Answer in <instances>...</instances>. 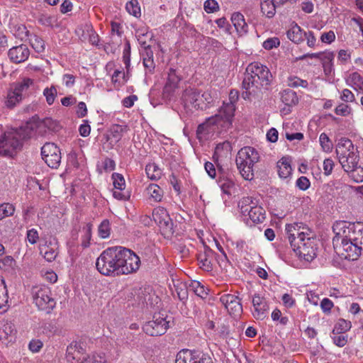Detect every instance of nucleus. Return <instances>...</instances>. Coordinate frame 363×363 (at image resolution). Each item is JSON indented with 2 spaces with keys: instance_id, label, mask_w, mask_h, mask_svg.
I'll return each mask as SVG.
<instances>
[{
  "instance_id": "nucleus-1",
  "label": "nucleus",
  "mask_w": 363,
  "mask_h": 363,
  "mask_svg": "<svg viewBox=\"0 0 363 363\" xmlns=\"http://www.w3.org/2000/svg\"><path fill=\"white\" fill-rule=\"evenodd\" d=\"M333 247L342 259L357 260L363 252V223L336 221L333 225Z\"/></svg>"
},
{
  "instance_id": "nucleus-2",
  "label": "nucleus",
  "mask_w": 363,
  "mask_h": 363,
  "mask_svg": "<svg viewBox=\"0 0 363 363\" xmlns=\"http://www.w3.org/2000/svg\"><path fill=\"white\" fill-rule=\"evenodd\" d=\"M235 111V106L232 102L224 104L217 114L206 118L203 123L198 125L197 138L200 140L211 133H220L225 131L232 125Z\"/></svg>"
},
{
  "instance_id": "nucleus-3",
  "label": "nucleus",
  "mask_w": 363,
  "mask_h": 363,
  "mask_svg": "<svg viewBox=\"0 0 363 363\" xmlns=\"http://www.w3.org/2000/svg\"><path fill=\"white\" fill-rule=\"evenodd\" d=\"M33 128L27 123L19 128H11L0 135V155L13 157L22 149L23 142L31 137Z\"/></svg>"
},
{
  "instance_id": "nucleus-4",
  "label": "nucleus",
  "mask_w": 363,
  "mask_h": 363,
  "mask_svg": "<svg viewBox=\"0 0 363 363\" xmlns=\"http://www.w3.org/2000/svg\"><path fill=\"white\" fill-rule=\"evenodd\" d=\"M124 247H110L104 250L96 262L99 272L104 276H120Z\"/></svg>"
},
{
  "instance_id": "nucleus-5",
  "label": "nucleus",
  "mask_w": 363,
  "mask_h": 363,
  "mask_svg": "<svg viewBox=\"0 0 363 363\" xmlns=\"http://www.w3.org/2000/svg\"><path fill=\"white\" fill-rule=\"evenodd\" d=\"M259 160L258 152L252 147L241 148L236 156V165L242 177L246 180L254 178L253 166Z\"/></svg>"
},
{
  "instance_id": "nucleus-6",
  "label": "nucleus",
  "mask_w": 363,
  "mask_h": 363,
  "mask_svg": "<svg viewBox=\"0 0 363 363\" xmlns=\"http://www.w3.org/2000/svg\"><path fill=\"white\" fill-rule=\"evenodd\" d=\"M33 302L40 311L50 313L55 307L56 301L50 289L45 286H33L31 290Z\"/></svg>"
},
{
  "instance_id": "nucleus-7",
  "label": "nucleus",
  "mask_w": 363,
  "mask_h": 363,
  "mask_svg": "<svg viewBox=\"0 0 363 363\" xmlns=\"http://www.w3.org/2000/svg\"><path fill=\"white\" fill-rule=\"evenodd\" d=\"M205 98L206 101L211 99V95L208 92H204L202 94L200 91L194 88H186L183 91L182 96V101L185 107L192 106L196 109H203V104L200 103V100Z\"/></svg>"
},
{
  "instance_id": "nucleus-8",
  "label": "nucleus",
  "mask_w": 363,
  "mask_h": 363,
  "mask_svg": "<svg viewBox=\"0 0 363 363\" xmlns=\"http://www.w3.org/2000/svg\"><path fill=\"white\" fill-rule=\"evenodd\" d=\"M41 155L45 162L51 168L56 169L61 162V152L53 143H45L41 147Z\"/></svg>"
},
{
  "instance_id": "nucleus-9",
  "label": "nucleus",
  "mask_w": 363,
  "mask_h": 363,
  "mask_svg": "<svg viewBox=\"0 0 363 363\" xmlns=\"http://www.w3.org/2000/svg\"><path fill=\"white\" fill-rule=\"evenodd\" d=\"M121 259L120 275L131 274L136 272L140 267L139 257L133 251L125 247Z\"/></svg>"
},
{
  "instance_id": "nucleus-10",
  "label": "nucleus",
  "mask_w": 363,
  "mask_h": 363,
  "mask_svg": "<svg viewBox=\"0 0 363 363\" xmlns=\"http://www.w3.org/2000/svg\"><path fill=\"white\" fill-rule=\"evenodd\" d=\"M296 254L306 261L311 262L316 257V245L313 238L306 237L304 241H299L297 246L292 247Z\"/></svg>"
},
{
  "instance_id": "nucleus-11",
  "label": "nucleus",
  "mask_w": 363,
  "mask_h": 363,
  "mask_svg": "<svg viewBox=\"0 0 363 363\" xmlns=\"http://www.w3.org/2000/svg\"><path fill=\"white\" fill-rule=\"evenodd\" d=\"M169 328V321L165 318L154 315L153 319L143 325V331L150 336L164 335Z\"/></svg>"
},
{
  "instance_id": "nucleus-12",
  "label": "nucleus",
  "mask_w": 363,
  "mask_h": 363,
  "mask_svg": "<svg viewBox=\"0 0 363 363\" xmlns=\"http://www.w3.org/2000/svg\"><path fill=\"white\" fill-rule=\"evenodd\" d=\"M67 360L70 363H80L86 358V343L82 340L72 341L67 347Z\"/></svg>"
},
{
  "instance_id": "nucleus-13",
  "label": "nucleus",
  "mask_w": 363,
  "mask_h": 363,
  "mask_svg": "<svg viewBox=\"0 0 363 363\" xmlns=\"http://www.w3.org/2000/svg\"><path fill=\"white\" fill-rule=\"evenodd\" d=\"M181 79V77L178 74L177 70L170 67L168 71L167 81L163 89V97L165 99L171 100Z\"/></svg>"
},
{
  "instance_id": "nucleus-14",
  "label": "nucleus",
  "mask_w": 363,
  "mask_h": 363,
  "mask_svg": "<svg viewBox=\"0 0 363 363\" xmlns=\"http://www.w3.org/2000/svg\"><path fill=\"white\" fill-rule=\"evenodd\" d=\"M249 71L257 75V77L260 78L261 82H264L265 86L270 84L272 80V74L266 66L258 62H254L247 66V72H249Z\"/></svg>"
},
{
  "instance_id": "nucleus-15",
  "label": "nucleus",
  "mask_w": 363,
  "mask_h": 363,
  "mask_svg": "<svg viewBox=\"0 0 363 363\" xmlns=\"http://www.w3.org/2000/svg\"><path fill=\"white\" fill-rule=\"evenodd\" d=\"M220 301L230 313H239L242 311L240 299L238 296L230 294H224L220 296Z\"/></svg>"
},
{
  "instance_id": "nucleus-16",
  "label": "nucleus",
  "mask_w": 363,
  "mask_h": 363,
  "mask_svg": "<svg viewBox=\"0 0 363 363\" xmlns=\"http://www.w3.org/2000/svg\"><path fill=\"white\" fill-rule=\"evenodd\" d=\"M300 228L298 223L289 224L286 227L288 239L291 247H296L299 241H304L306 238V233L300 231Z\"/></svg>"
},
{
  "instance_id": "nucleus-17",
  "label": "nucleus",
  "mask_w": 363,
  "mask_h": 363,
  "mask_svg": "<svg viewBox=\"0 0 363 363\" xmlns=\"http://www.w3.org/2000/svg\"><path fill=\"white\" fill-rule=\"evenodd\" d=\"M30 55V50L25 44L14 46L8 52L10 60L14 63H21L26 61Z\"/></svg>"
},
{
  "instance_id": "nucleus-18",
  "label": "nucleus",
  "mask_w": 363,
  "mask_h": 363,
  "mask_svg": "<svg viewBox=\"0 0 363 363\" xmlns=\"http://www.w3.org/2000/svg\"><path fill=\"white\" fill-rule=\"evenodd\" d=\"M264 86H265V84H264V82H261L260 78H258L257 75L252 74L250 71L249 72H246L242 83V89L245 90V92L242 94L244 99H246V97H247L250 94L247 91L251 87H255L258 89Z\"/></svg>"
},
{
  "instance_id": "nucleus-19",
  "label": "nucleus",
  "mask_w": 363,
  "mask_h": 363,
  "mask_svg": "<svg viewBox=\"0 0 363 363\" xmlns=\"http://www.w3.org/2000/svg\"><path fill=\"white\" fill-rule=\"evenodd\" d=\"M252 304L255 307L254 317L257 320H264L267 317V313L269 309L265 298L259 295H255L252 298Z\"/></svg>"
},
{
  "instance_id": "nucleus-20",
  "label": "nucleus",
  "mask_w": 363,
  "mask_h": 363,
  "mask_svg": "<svg viewBox=\"0 0 363 363\" xmlns=\"http://www.w3.org/2000/svg\"><path fill=\"white\" fill-rule=\"evenodd\" d=\"M338 160L343 169L345 172H350L358 164V152L350 151L342 156H340Z\"/></svg>"
},
{
  "instance_id": "nucleus-21",
  "label": "nucleus",
  "mask_w": 363,
  "mask_h": 363,
  "mask_svg": "<svg viewBox=\"0 0 363 363\" xmlns=\"http://www.w3.org/2000/svg\"><path fill=\"white\" fill-rule=\"evenodd\" d=\"M16 329L13 323L6 321L0 330V340L3 343L8 344L15 340Z\"/></svg>"
},
{
  "instance_id": "nucleus-22",
  "label": "nucleus",
  "mask_w": 363,
  "mask_h": 363,
  "mask_svg": "<svg viewBox=\"0 0 363 363\" xmlns=\"http://www.w3.org/2000/svg\"><path fill=\"white\" fill-rule=\"evenodd\" d=\"M231 21L238 33L242 35L247 33L248 26L241 13H233L231 16Z\"/></svg>"
},
{
  "instance_id": "nucleus-23",
  "label": "nucleus",
  "mask_w": 363,
  "mask_h": 363,
  "mask_svg": "<svg viewBox=\"0 0 363 363\" xmlns=\"http://www.w3.org/2000/svg\"><path fill=\"white\" fill-rule=\"evenodd\" d=\"M260 5L262 13L269 18L275 15L276 9L280 6L277 0H262Z\"/></svg>"
},
{
  "instance_id": "nucleus-24",
  "label": "nucleus",
  "mask_w": 363,
  "mask_h": 363,
  "mask_svg": "<svg viewBox=\"0 0 363 363\" xmlns=\"http://www.w3.org/2000/svg\"><path fill=\"white\" fill-rule=\"evenodd\" d=\"M354 145L352 142L346 138H341L336 145V154L337 157L342 156L346 153L353 151Z\"/></svg>"
},
{
  "instance_id": "nucleus-25",
  "label": "nucleus",
  "mask_w": 363,
  "mask_h": 363,
  "mask_svg": "<svg viewBox=\"0 0 363 363\" xmlns=\"http://www.w3.org/2000/svg\"><path fill=\"white\" fill-rule=\"evenodd\" d=\"M306 32L296 23L292 25L291 28L286 32L287 38L295 43H299L303 40L304 34Z\"/></svg>"
},
{
  "instance_id": "nucleus-26",
  "label": "nucleus",
  "mask_w": 363,
  "mask_h": 363,
  "mask_svg": "<svg viewBox=\"0 0 363 363\" xmlns=\"http://www.w3.org/2000/svg\"><path fill=\"white\" fill-rule=\"evenodd\" d=\"M281 100L289 107L294 106L298 102V98L296 93L289 89H285L281 93Z\"/></svg>"
},
{
  "instance_id": "nucleus-27",
  "label": "nucleus",
  "mask_w": 363,
  "mask_h": 363,
  "mask_svg": "<svg viewBox=\"0 0 363 363\" xmlns=\"http://www.w3.org/2000/svg\"><path fill=\"white\" fill-rule=\"evenodd\" d=\"M8 291L5 280L0 279V313H4L8 310Z\"/></svg>"
},
{
  "instance_id": "nucleus-28",
  "label": "nucleus",
  "mask_w": 363,
  "mask_h": 363,
  "mask_svg": "<svg viewBox=\"0 0 363 363\" xmlns=\"http://www.w3.org/2000/svg\"><path fill=\"white\" fill-rule=\"evenodd\" d=\"M277 167L279 168L278 173L280 177L286 179L291 175L292 168L287 158H281V160L278 162Z\"/></svg>"
},
{
  "instance_id": "nucleus-29",
  "label": "nucleus",
  "mask_w": 363,
  "mask_h": 363,
  "mask_svg": "<svg viewBox=\"0 0 363 363\" xmlns=\"http://www.w3.org/2000/svg\"><path fill=\"white\" fill-rule=\"evenodd\" d=\"M248 216L253 223H262L265 219V211L262 207H255L248 211Z\"/></svg>"
},
{
  "instance_id": "nucleus-30",
  "label": "nucleus",
  "mask_w": 363,
  "mask_h": 363,
  "mask_svg": "<svg viewBox=\"0 0 363 363\" xmlns=\"http://www.w3.org/2000/svg\"><path fill=\"white\" fill-rule=\"evenodd\" d=\"M126 131V125L113 124L110 128V137L113 139L115 142H118L123 136L124 133Z\"/></svg>"
},
{
  "instance_id": "nucleus-31",
  "label": "nucleus",
  "mask_w": 363,
  "mask_h": 363,
  "mask_svg": "<svg viewBox=\"0 0 363 363\" xmlns=\"http://www.w3.org/2000/svg\"><path fill=\"white\" fill-rule=\"evenodd\" d=\"M22 99V94L15 89L11 91L7 94V98L5 100V105L9 108H13L16 104L19 103Z\"/></svg>"
},
{
  "instance_id": "nucleus-32",
  "label": "nucleus",
  "mask_w": 363,
  "mask_h": 363,
  "mask_svg": "<svg viewBox=\"0 0 363 363\" xmlns=\"http://www.w3.org/2000/svg\"><path fill=\"white\" fill-rule=\"evenodd\" d=\"M158 225L164 236L169 237L174 233L173 221L169 214L167 216V218Z\"/></svg>"
},
{
  "instance_id": "nucleus-33",
  "label": "nucleus",
  "mask_w": 363,
  "mask_h": 363,
  "mask_svg": "<svg viewBox=\"0 0 363 363\" xmlns=\"http://www.w3.org/2000/svg\"><path fill=\"white\" fill-rule=\"evenodd\" d=\"M334 53L332 52H327L321 60L324 72L326 75L330 74L333 71V60L334 59Z\"/></svg>"
},
{
  "instance_id": "nucleus-34",
  "label": "nucleus",
  "mask_w": 363,
  "mask_h": 363,
  "mask_svg": "<svg viewBox=\"0 0 363 363\" xmlns=\"http://www.w3.org/2000/svg\"><path fill=\"white\" fill-rule=\"evenodd\" d=\"M190 289L192 290L196 296L202 299L206 298L208 295V289L198 281H193L189 286Z\"/></svg>"
},
{
  "instance_id": "nucleus-35",
  "label": "nucleus",
  "mask_w": 363,
  "mask_h": 363,
  "mask_svg": "<svg viewBox=\"0 0 363 363\" xmlns=\"http://www.w3.org/2000/svg\"><path fill=\"white\" fill-rule=\"evenodd\" d=\"M145 172L148 178L151 180H157L160 178L162 172L155 163L146 165Z\"/></svg>"
},
{
  "instance_id": "nucleus-36",
  "label": "nucleus",
  "mask_w": 363,
  "mask_h": 363,
  "mask_svg": "<svg viewBox=\"0 0 363 363\" xmlns=\"http://www.w3.org/2000/svg\"><path fill=\"white\" fill-rule=\"evenodd\" d=\"M147 191L155 201H160L162 200L163 190L157 184H150L147 188Z\"/></svg>"
},
{
  "instance_id": "nucleus-37",
  "label": "nucleus",
  "mask_w": 363,
  "mask_h": 363,
  "mask_svg": "<svg viewBox=\"0 0 363 363\" xmlns=\"http://www.w3.org/2000/svg\"><path fill=\"white\" fill-rule=\"evenodd\" d=\"M218 183L224 194H230V190L234 186L235 184L234 182L228 177V175H226V177H220Z\"/></svg>"
},
{
  "instance_id": "nucleus-38",
  "label": "nucleus",
  "mask_w": 363,
  "mask_h": 363,
  "mask_svg": "<svg viewBox=\"0 0 363 363\" xmlns=\"http://www.w3.org/2000/svg\"><path fill=\"white\" fill-rule=\"evenodd\" d=\"M38 22L43 26L51 28L57 27L59 26L57 19L55 16L41 15L38 18Z\"/></svg>"
},
{
  "instance_id": "nucleus-39",
  "label": "nucleus",
  "mask_w": 363,
  "mask_h": 363,
  "mask_svg": "<svg viewBox=\"0 0 363 363\" xmlns=\"http://www.w3.org/2000/svg\"><path fill=\"white\" fill-rule=\"evenodd\" d=\"M167 211L163 207H159L155 208L152 212V216L154 220L159 225L163 220L167 218V216L168 215Z\"/></svg>"
},
{
  "instance_id": "nucleus-40",
  "label": "nucleus",
  "mask_w": 363,
  "mask_h": 363,
  "mask_svg": "<svg viewBox=\"0 0 363 363\" xmlns=\"http://www.w3.org/2000/svg\"><path fill=\"white\" fill-rule=\"evenodd\" d=\"M125 9L130 14L135 17L140 16V7L138 0H130L128 1L126 4Z\"/></svg>"
},
{
  "instance_id": "nucleus-41",
  "label": "nucleus",
  "mask_w": 363,
  "mask_h": 363,
  "mask_svg": "<svg viewBox=\"0 0 363 363\" xmlns=\"http://www.w3.org/2000/svg\"><path fill=\"white\" fill-rule=\"evenodd\" d=\"M197 259L201 264L200 267L206 272H211L213 269L211 261L206 255L201 253L198 254Z\"/></svg>"
},
{
  "instance_id": "nucleus-42",
  "label": "nucleus",
  "mask_w": 363,
  "mask_h": 363,
  "mask_svg": "<svg viewBox=\"0 0 363 363\" xmlns=\"http://www.w3.org/2000/svg\"><path fill=\"white\" fill-rule=\"evenodd\" d=\"M189 363H212L211 358L205 354H199L195 355L190 353Z\"/></svg>"
},
{
  "instance_id": "nucleus-43",
  "label": "nucleus",
  "mask_w": 363,
  "mask_h": 363,
  "mask_svg": "<svg viewBox=\"0 0 363 363\" xmlns=\"http://www.w3.org/2000/svg\"><path fill=\"white\" fill-rule=\"evenodd\" d=\"M57 94V89L55 86L47 87L43 91V95L45 96L46 101L49 105H52Z\"/></svg>"
},
{
  "instance_id": "nucleus-44",
  "label": "nucleus",
  "mask_w": 363,
  "mask_h": 363,
  "mask_svg": "<svg viewBox=\"0 0 363 363\" xmlns=\"http://www.w3.org/2000/svg\"><path fill=\"white\" fill-rule=\"evenodd\" d=\"M30 41L32 47L37 52H43L45 50V41L40 37L34 35Z\"/></svg>"
},
{
  "instance_id": "nucleus-45",
  "label": "nucleus",
  "mask_w": 363,
  "mask_h": 363,
  "mask_svg": "<svg viewBox=\"0 0 363 363\" xmlns=\"http://www.w3.org/2000/svg\"><path fill=\"white\" fill-rule=\"evenodd\" d=\"M110 223L108 220H104L99 226V235L102 238H106L110 235Z\"/></svg>"
},
{
  "instance_id": "nucleus-46",
  "label": "nucleus",
  "mask_w": 363,
  "mask_h": 363,
  "mask_svg": "<svg viewBox=\"0 0 363 363\" xmlns=\"http://www.w3.org/2000/svg\"><path fill=\"white\" fill-rule=\"evenodd\" d=\"M112 179L113 180V186L115 189L122 191L125 189V182L122 174L118 173H113L112 174Z\"/></svg>"
},
{
  "instance_id": "nucleus-47",
  "label": "nucleus",
  "mask_w": 363,
  "mask_h": 363,
  "mask_svg": "<svg viewBox=\"0 0 363 363\" xmlns=\"http://www.w3.org/2000/svg\"><path fill=\"white\" fill-rule=\"evenodd\" d=\"M319 141L323 150L325 152H330L332 150L333 144L326 133H323L320 134Z\"/></svg>"
},
{
  "instance_id": "nucleus-48",
  "label": "nucleus",
  "mask_w": 363,
  "mask_h": 363,
  "mask_svg": "<svg viewBox=\"0 0 363 363\" xmlns=\"http://www.w3.org/2000/svg\"><path fill=\"white\" fill-rule=\"evenodd\" d=\"M350 328V322H347L344 319H340L336 324L335 328L333 330V333H335V331H337V333H345L346 331L349 330Z\"/></svg>"
},
{
  "instance_id": "nucleus-49",
  "label": "nucleus",
  "mask_w": 363,
  "mask_h": 363,
  "mask_svg": "<svg viewBox=\"0 0 363 363\" xmlns=\"http://www.w3.org/2000/svg\"><path fill=\"white\" fill-rule=\"evenodd\" d=\"M347 172L350 174V177L354 182L357 183L363 182V168L360 166L357 165Z\"/></svg>"
},
{
  "instance_id": "nucleus-50",
  "label": "nucleus",
  "mask_w": 363,
  "mask_h": 363,
  "mask_svg": "<svg viewBox=\"0 0 363 363\" xmlns=\"http://www.w3.org/2000/svg\"><path fill=\"white\" fill-rule=\"evenodd\" d=\"M40 253L43 254L44 258L48 262L53 261L57 255V252L54 249L48 246L42 248L40 250Z\"/></svg>"
},
{
  "instance_id": "nucleus-51",
  "label": "nucleus",
  "mask_w": 363,
  "mask_h": 363,
  "mask_svg": "<svg viewBox=\"0 0 363 363\" xmlns=\"http://www.w3.org/2000/svg\"><path fill=\"white\" fill-rule=\"evenodd\" d=\"M308 82L306 80H303L299 79L298 77H294L289 78V86L291 87H298L301 86L303 88H306L308 86Z\"/></svg>"
},
{
  "instance_id": "nucleus-52",
  "label": "nucleus",
  "mask_w": 363,
  "mask_h": 363,
  "mask_svg": "<svg viewBox=\"0 0 363 363\" xmlns=\"http://www.w3.org/2000/svg\"><path fill=\"white\" fill-rule=\"evenodd\" d=\"M203 7L205 11L208 13H213L219 9L218 4L215 0H206L204 2Z\"/></svg>"
},
{
  "instance_id": "nucleus-53",
  "label": "nucleus",
  "mask_w": 363,
  "mask_h": 363,
  "mask_svg": "<svg viewBox=\"0 0 363 363\" xmlns=\"http://www.w3.org/2000/svg\"><path fill=\"white\" fill-rule=\"evenodd\" d=\"M351 111L352 109L350 106L345 104H340L335 109V113L337 115H340L342 116H349L351 113Z\"/></svg>"
},
{
  "instance_id": "nucleus-54",
  "label": "nucleus",
  "mask_w": 363,
  "mask_h": 363,
  "mask_svg": "<svg viewBox=\"0 0 363 363\" xmlns=\"http://www.w3.org/2000/svg\"><path fill=\"white\" fill-rule=\"evenodd\" d=\"M279 44L280 40L278 38H270L264 41L262 45L266 50H272L274 48L278 47Z\"/></svg>"
},
{
  "instance_id": "nucleus-55",
  "label": "nucleus",
  "mask_w": 363,
  "mask_h": 363,
  "mask_svg": "<svg viewBox=\"0 0 363 363\" xmlns=\"http://www.w3.org/2000/svg\"><path fill=\"white\" fill-rule=\"evenodd\" d=\"M33 85V80L29 78L24 79L16 88L15 90L18 91L22 94V92L27 90L30 86Z\"/></svg>"
},
{
  "instance_id": "nucleus-56",
  "label": "nucleus",
  "mask_w": 363,
  "mask_h": 363,
  "mask_svg": "<svg viewBox=\"0 0 363 363\" xmlns=\"http://www.w3.org/2000/svg\"><path fill=\"white\" fill-rule=\"evenodd\" d=\"M272 318L274 321L279 320L280 323L283 325H286L289 320L287 317H281V312L277 308L272 313Z\"/></svg>"
},
{
  "instance_id": "nucleus-57",
  "label": "nucleus",
  "mask_w": 363,
  "mask_h": 363,
  "mask_svg": "<svg viewBox=\"0 0 363 363\" xmlns=\"http://www.w3.org/2000/svg\"><path fill=\"white\" fill-rule=\"evenodd\" d=\"M310 181L306 177H301L296 181V186L303 191L308 189L310 186Z\"/></svg>"
},
{
  "instance_id": "nucleus-58",
  "label": "nucleus",
  "mask_w": 363,
  "mask_h": 363,
  "mask_svg": "<svg viewBox=\"0 0 363 363\" xmlns=\"http://www.w3.org/2000/svg\"><path fill=\"white\" fill-rule=\"evenodd\" d=\"M2 213L5 217L11 216L13 214L15 208L12 204L9 203L1 205Z\"/></svg>"
},
{
  "instance_id": "nucleus-59",
  "label": "nucleus",
  "mask_w": 363,
  "mask_h": 363,
  "mask_svg": "<svg viewBox=\"0 0 363 363\" xmlns=\"http://www.w3.org/2000/svg\"><path fill=\"white\" fill-rule=\"evenodd\" d=\"M250 201H250V196H247L242 198L240 202L239 203V206L240 207V211L242 214H248V211L250 209V207L249 206Z\"/></svg>"
},
{
  "instance_id": "nucleus-60",
  "label": "nucleus",
  "mask_w": 363,
  "mask_h": 363,
  "mask_svg": "<svg viewBox=\"0 0 363 363\" xmlns=\"http://www.w3.org/2000/svg\"><path fill=\"white\" fill-rule=\"evenodd\" d=\"M27 239L30 244H35L39 239L38 231L34 228L28 230Z\"/></svg>"
},
{
  "instance_id": "nucleus-61",
  "label": "nucleus",
  "mask_w": 363,
  "mask_h": 363,
  "mask_svg": "<svg viewBox=\"0 0 363 363\" xmlns=\"http://www.w3.org/2000/svg\"><path fill=\"white\" fill-rule=\"evenodd\" d=\"M333 307V301L328 298H323L320 302V308L324 313H330Z\"/></svg>"
},
{
  "instance_id": "nucleus-62",
  "label": "nucleus",
  "mask_w": 363,
  "mask_h": 363,
  "mask_svg": "<svg viewBox=\"0 0 363 363\" xmlns=\"http://www.w3.org/2000/svg\"><path fill=\"white\" fill-rule=\"evenodd\" d=\"M335 39V35L333 31L330 30L329 32L324 33L320 37V40L324 43H331Z\"/></svg>"
},
{
  "instance_id": "nucleus-63",
  "label": "nucleus",
  "mask_w": 363,
  "mask_h": 363,
  "mask_svg": "<svg viewBox=\"0 0 363 363\" xmlns=\"http://www.w3.org/2000/svg\"><path fill=\"white\" fill-rule=\"evenodd\" d=\"M334 167V162L333 160L328 158L323 162V169L325 175H330L333 171Z\"/></svg>"
},
{
  "instance_id": "nucleus-64",
  "label": "nucleus",
  "mask_w": 363,
  "mask_h": 363,
  "mask_svg": "<svg viewBox=\"0 0 363 363\" xmlns=\"http://www.w3.org/2000/svg\"><path fill=\"white\" fill-rule=\"evenodd\" d=\"M351 82L359 87H361L363 85V78L358 72H353L350 75Z\"/></svg>"
}]
</instances>
